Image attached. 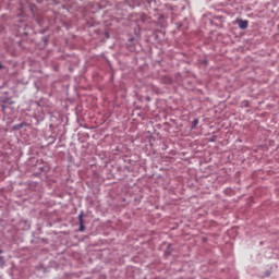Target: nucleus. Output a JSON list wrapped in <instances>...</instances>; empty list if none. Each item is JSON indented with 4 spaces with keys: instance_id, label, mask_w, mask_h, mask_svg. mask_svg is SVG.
I'll return each instance as SVG.
<instances>
[{
    "instance_id": "5",
    "label": "nucleus",
    "mask_w": 279,
    "mask_h": 279,
    "mask_svg": "<svg viewBox=\"0 0 279 279\" xmlns=\"http://www.w3.org/2000/svg\"><path fill=\"white\" fill-rule=\"evenodd\" d=\"M0 254H3V251L0 250Z\"/></svg>"
},
{
    "instance_id": "4",
    "label": "nucleus",
    "mask_w": 279,
    "mask_h": 279,
    "mask_svg": "<svg viewBox=\"0 0 279 279\" xmlns=\"http://www.w3.org/2000/svg\"><path fill=\"white\" fill-rule=\"evenodd\" d=\"M0 265H3V257L0 256Z\"/></svg>"
},
{
    "instance_id": "2",
    "label": "nucleus",
    "mask_w": 279,
    "mask_h": 279,
    "mask_svg": "<svg viewBox=\"0 0 279 279\" xmlns=\"http://www.w3.org/2000/svg\"><path fill=\"white\" fill-rule=\"evenodd\" d=\"M247 25H248L247 20H241V21L239 22V27H240V29H247Z\"/></svg>"
},
{
    "instance_id": "1",
    "label": "nucleus",
    "mask_w": 279,
    "mask_h": 279,
    "mask_svg": "<svg viewBox=\"0 0 279 279\" xmlns=\"http://www.w3.org/2000/svg\"><path fill=\"white\" fill-rule=\"evenodd\" d=\"M78 221H80V232H84L86 230V227H84V215H78Z\"/></svg>"
},
{
    "instance_id": "3",
    "label": "nucleus",
    "mask_w": 279,
    "mask_h": 279,
    "mask_svg": "<svg viewBox=\"0 0 279 279\" xmlns=\"http://www.w3.org/2000/svg\"><path fill=\"white\" fill-rule=\"evenodd\" d=\"M197 123H199V121L197 119H195L192 123L193 128H195L197 125Z\"/></svg>"
},
{
    "instance_id": "6",
    "label": "nucleus",
    "mask_w": 279,
    "mask_h": 279,
    "mask_svg": "<svg viewBox=\"0 0 279 279\" xmlns=\"http://www.w3.org/2000/svg\"><path fill=\"white\" fill-rule=\"evenodd\" d=\"M0 69H2V65H1V63H0Z\"/></svg>"
}]
</instances>
